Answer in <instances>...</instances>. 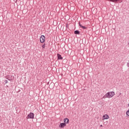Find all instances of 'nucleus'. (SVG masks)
Wrapping results in <instances>:
<instances>
[{
  "mask_svg": "<svg viewBox=\"0 0 129 129\" xmlns=\"http://www.w3.org/2000/svg\"><path fill=\"white\" fill-rule=\"evenodd\" d=\"M115 94L113 91L108 92L103 97V98H111L112 97H113V96H114Z\"/></svg>",
  "mask_w": 129,
  "mask_h": 129,
  "instance_id": "1",
  "label": "nucleus"
},
{
  "mask_svg": "<svg viewBox=\"0 0 129 129\" xmlns=\"http://www.w3.org/2000/svg\"><path fill=\"white\" fill-rule=\"evenodd\" d=\"M26 118L27 119H34L35 118V114L34 113L30 112L26 117Z\"/></svg>",
  "mask_w": 129,
  "mask_h": 129,
  "instance_id": "2",
  "label": "nucleus"
},
{
  "mask_svg": "<svg viewBox=\"0 0 129 129\" xmlns=\"http://www.w3.org/2000/svg\"><path fill=\"white\" fill-rule=\"evenodd\" d=\"M6 79H8L9 81H11V80H14L15 79V77L12 75H8L6 78Z\"/></svg>",
  "mask_w": 129,
  "mask_h": 129,
  "instance_id": "3",
  "label": "nucleus"
},
{
  "mask_svg": "<svg viewBox=\"0 0 129 129\" xmlns=\"http://www.w3.org/2000/svg\"><path fill=\"white\" fill-rule=\"evenodd\" d=\"M45 40H46V37L44 35H41L40 37V43H44Z\"/></svg>",
  "mask_w": 129,
  "mask_h": 129,
  "instance_id": "4",
  "label": "nucleus"
},
{
  "mask_svg": "<svg viewBox=\"0 0 129 129\" xmlns=\"http://www.w3.org/2000/svg\"><path fill=\"white\" fill-rule=\"evenodd\" d=\"M65 126H66V123H61L59 125V127H60V128H63V127H65Z\"/></svg>",
  "mask_w": 129,
  "mask_h": 129,
  "instance_id": "5",
  "label": "nucleus"
},
{
  "mask_svg": "<svg viewBox=\"0 0 129 129\" xmlns=\"http://www.w3.org/2000/svg\"><path fill=\"white\" fill-rule=\"evenodd\" d=\"M57 59L58 60H62L63 59V57H62L61 54L57 53Z\"/></svg>",
  "mask_w": 129,
  "mask_h": 129,
  "instance_id": "6",
  "label": "nucleus"
},
{
  "mask_svg": "<svg viewBox=\"0 0 129 129\" xmlns=\"http://www.w3.org/2000/svg\"><path fill=\"white\" fill-rule=\"evenodd\" d=\"M103 119H108L109 118V116L107 114H105L103 116Z\"/></svg>",
  "mask_w": 129,
  "mask_h": 129,
  "instance_id": "7",
  "label": "nucleus"
},
{
  "mask_svg": "<svg viewBox=\"0 0 129 129\" xmlns=\"http://www.w3.org/2000/svg\"><path fill=\"white\" fill-rule=\"evenodd\" d=\"M64 123H66V124L67 123H69V119L66 118L64 119Z\"/></svg>",
  "mask_w": 129,
  "mask_h": 129,
  "instance_id": "8",
  "label": "nucleus"
},
{
  "mask_svg": "<svg viewBox=\"0 0 129 129\" xmlns=\"http://www.w3.org/2000/svg\"><path fill=\"white\" fill-rule=\"evenodd\" d=\"M74 33L76 35H80V32L78 30L75 31Z\"/></svg>",
  "mask_w": 129,
  "mask_h": 129,
  "instance_id": "9",
  "label": "nucleus"
},
{
  "mask_svg": "<svg viewBox=\"0 0 129 129\" xmlns=\"http://www.w3.org/2000/svg\"><path fill=\"white\" fill-rule=\"evenodd\" d=\"M42 49H45L46 48V43H44L42 46H41Z\"/></svg>",
  "mask_w": 129,
  "mask_h": 129,
  "instance_id": "10",
  "label": "nucleus"
},
{
  "mask_svg": "<svg viewBox=\"0 0 129 129\" xmlns=\"http://www.w3.org/2000/svg\"><path fill=\"white\" fill-rule=\"evenodd\" d=\"M126 115H127L128 116H129V109L127 110V111H126Z\"/></svg>",
  "mask_w": 129,
  "mask_h": 129,
  "instance_id": "11",
  "label": "nucleus"
},
{
  "mask_svg": "<svg viewBox=\"0 0 129 129\" xmlns=\"http://www.w3.org/2000/svg\"><path fill=\"white\" fill-rule=\"evenodd\" d=\"M119 0H113V3H116V2H118Z\"/></svg>",
  "mask_w": 129,
  "mask_h": 129,
  "instance_id": "12",
  "label": "nucleus"
},
{
  "mask_svg": "<svg viewBox=\"0 0 129 129\" xmlns=\"http://www.w3.org/2000/svg\"><path fill=\"white\" fill-rule=\"evenodd\" d=\"M81 28H82L83 29H84V30L85 29H86V27H85V26H81Z\"/></svg>",
  "mask_w": 129,
  "mask_h": 129,
  "instance_id": "13",
  "label": "nucleus"
},
{
  "mask_svg": "<svg viewBox=\"0 0 129 129\" xmlns=\"http://www.w3.org/2000/svg\"><path fill=\"white\" fill-rule=\"evenodd\" d=\"M5 84H7V83H8V80H6L5 81H4Z\"/></svg>",
  "mask_w": 129,
  "mask_h": 129,
  "instance_id": "14",
  "label": "nucleus"
},
{
  "mask_svg": "<svg viewBox=\"0 0 129 129\" xmlns=\"http://www.w3.org/2000/svg\"><path fill=\"white\" fill-rule=\"evenodd\" d=\"M79 25L80 26V27H82V25H81V24H80V22H79Z\"/></svg>",
  "mask_w": 129,
  "mask_h": 129,
  "instance_id": "15",
  "label": "nucleus"
},
{
  "mask_svg": "<svg viewBox=\"0 0 129 129\" xmlns=\"http://www.w3.org/2000/svg\"><path fill=\"white\" fill-rule=\"evenodd\" d=\"M110 2H112V3H113V0H109Z\"/></svg>",
  "mask_w": 129,
  "mask_h": 129,
  "instance_id": "16",
  "label": "nucleus"
},
{
  "mask_svg": "<svg viewBox=\"0 0 129 129\" xmlns=\"http://www.w3.org/2000/svg\"><path fill=\"white\" fill-rule=\"evenodd\" d=\"M101 127H102V125H100V126Z\"/></svg>",
  "mask_w": 129,
  "mask_h": 129,
  "instance_id": "17",
  "label": "nucleus"
}]
</instances>
